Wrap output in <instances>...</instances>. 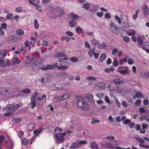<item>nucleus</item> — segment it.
Wrapping results in <instances>:
<instances>
[{
  "instance_id": "nucleus-1",
  "label": "nucleus",
  "mask_w": 149,
  "mask_h": 149,
  "mask_svg": "<svg viewBox=\"0 0 149 149\" xmlns=\"http://www.w3.org/2000/svg\"><path fill=\"white\" fill-rule=\"evenodd\" d=\"M72 131H66L64 133L56 134L54 135V138L55 139V142L57 143H62L64 140V136L66 134H68L72 132Z\"/></svg>"
},
{
  "instance_id": "nucleus-2",
  "label": "nucleus",
  "mask_w": 149,
  "mask_h": 149,
  "mask_svg": "<svg viewBox=\"0 0 149 149\" xmlns=\"http://www.w3.org/2000/svg\"><path fill=\"white\" fill-rule=\"evenodd\" d=\"M19 105L18 104H8L5 108V110L9 113H6L4 114L5 116H9L11 115V112L15 111L16 109L19 108Z\"/></svg>"
},
{
  "instance_id": "nucleus-3",
  "label": "nucleus",
  "mask_w": 149,
  "mask_h": 149,
  "mask_svg": "<svg viewBox=\"0 0 149 149\" xmlns=\"http://www.w3.org/2000/svg\"><path fill=\"white\" fill-rule=\"evenodd\" d=\"M117 72L123 75L129 74L130 71L127 66H120L117 68Z\"/></svg>"
},
{
  "instance_id": "nucleus-4",
  "label": "nucleus",
  "mask_w": 149,
  "mask_h": 149,
  "mask_svg": "<svg viewBox=\"0 0 149 149\" xmlns=\"http://www.w3.org/2000/svg\"><path fill=\"white\" fill-rule=\"evenodd\" d=\"M110 31L114 34L117 35L120 33V31L118 29L116 25L113 22H111L109 26Z\"/></svg>"
},
{
  "instance_id": "nucleus-5",
  "label": "nucleus",
  "mask_w": 149,
  "mask_h": 149,
  "mask_svg": "<svg viewBox=\"0 0 149 149\" xmlns=\"http://www.w3.org/2000/svg\"><path fill=\"white\" fill-rule=\"evenodd\" d=\"M77 102V107L83 109L84 105V98L83 97L78 95L75 97Z\"/></svg>"
},
{
  "instance_id": "nucleus-6",
  "label": "nucleus",
  "mask_w": 149,
  "mask_h": 149,
  "mask_svg": "<svg viewBox=\"0 0 149 149\" xmlns=\"http://www.w3.org/2000/svg\"><path fill=\"white\" fill-rule=\"evenodd\" d=\"M29 42L28 41H25L24 43L25 46L22 47L20 49L21 51L23 54H24L27 53L28 49H29V51L31 50V48L29 45Z\"/></svg>"
},
{
  "instance_id": "nucleus-7",
  "label": "nucleus",
  "mask_w": 149,
  "mask_h": 149,
  "mask_svg": "<svg viewBox=\"0 0 149 149\" xmlns=\"http://www.w3.org/2000/svg\"><path fill=\"white\" fill-rule=\"evenodd\" d=\"M68 84H65L62 85L61 84H56L54 86L55 88V90L56 91H58L62 89L66 90L68 88Z\"/></svg>"
},
{
  "instance_id": "nucleus-8",
  "label": "nucleus",
  "mask_w": 149,
  "mask_h": 149,
  "mask_svg": "<svg viewBox=\"0 0 149 149\" xmlns=\"http://www.w3.org/2000/svg\"><path fill=\"white\" fill-rule=\"evenodd\" d=\"M83 144H84V140L81 141L80 142L77 141L72 144V145L70 147V149H74Z\"/></svg>"
},
{
  "instance_id": "nucleus-9",
  "label": "nucleus",
  "mask_w": 149,
  "mask_h": 149,
  "mask_svg": "<svg viewBox=\"0 0 149 149\" xmlns=\"http://www.w3.org/2000/svg\"><path fill=\"white\" fill-rule=\"evenodd\" d=\"M56 12L59 13L60 15H57L56 16H55L54 18H56L58 17H60L62 15H63L65 14V12L64 10L61 9L60 7H57L55 10Z\"/></svg>"
},
{
  "instance_id": "nucleus-10",
  "label": "nucleus",
  "mask_w": 149,
  "mask_h": 149,
  "mask_svg": "<svg viewBox=\"0 0 149 149\" xmlns=\"http://www.w3.org/2000/svg\"><path fill=\"white\" fill-rule=\"evenodd\" d=\"M101 146L104 148L113 149L115 147L114 144L109 143L106 142L104 144H101Z\"/></svg>"
},
{
  "instance_id": "nucleus-11",
  "label": "nucleus",
  "mask_w": 149,
  "mask_h": 149,
  "mask_svg": "<svg viewBox=\"0 0 149 149\" xmlns=\"http://www.w3.org/2000/svg\"><path fill=\"white\" fill-rule=\"evenodd\" d=\"M86 99L89 101L91 102V103L94 102V100L93 99V95L90 93H88L86 94L85 96Z\"/></svg>"
},
{
  "instance_id": "nucleus-12",
  "label": "nucleus",
  "mask_w": 149,
  "mask_h": 149,
  "mask_svg": "<svg viewBox=\"0 0 149 149\" xmlns=\"http://www.w3.org/2000/svg\"><path fill=\"white\" fill-rule=\"evenodd\" d=\"M17 39L13 36H10L8 38V42L10 43H13L16 42Z\"/></svg>"
},
{
  "instance_id": "nucleus-13",
  "label": "nucleus",
  "mask_w": 149,
  "mask_h": 149,
  "mask_svg": "<svg viewBox=\"0 0 149 149\" xmlns=\"http://www.w3.org/2000/svg\"><path fill=\"white\" fill-rule=\"evenodd\" d=\"M113 82L115 84L117 85L123 84L125 83V81L123 80L118 78L113 79Z\"/></svg>"
},
{
  "instance_id": "nucleus-14",
  "label": "nucleus",
  "mask_w": 149,
  "mask_h": 149,
  "mask_svg": "<svg viewBox=\"0 0 149 149\" xmlns=\"http://www.w3.org/2000/svg\"><path fill=\"white\" fill-rule=\"evenodd\" d=\"M143 9L145 15H148L149 13V8L148 6L146 4H144L143 6Z\"/></svg>"
},
{
  "instance_id": "nucleus-15",
  "label": "nucleus",
  "mask_w": 149,
  "mask_h": 149,
  "mask_svg": "<svg viewBox=\"0 0 149 149\" xmlns=\"http://www.w3.org/2000/svg\"><path fill=\"white\" fill-rule=\"evenodd\" d=\"M90 41L91 44L93 45L96 46L98 45L99 44V41L95 38H93L92 39H90Z\"/></svg>"
},
{
  "instance_id": "nucleus-16",
  "label": "nucleus",
  "mask_w": 149,
  "mask_h": 149,
  "mask_svg": "<svg viewBox=\"0 0 149 149\" xmlns=\"http://www.w3.org/2000/svg\"><path fill=\"white\" fill-rule=\"evenodd\" d=\"M57 63H55L54 65V68L57 67L58 69L60 70H63L65 69H68V67L67 66L64 65H57Z\"/></svg>"
},
{
  "instance_id": "nucleus-17",
  "label": "nucleus",
  "mask_w": 149,
  "mask_h": 149,
  "mask_svg": "<svg viewBox=\"0 0 149 149\" xmlns=\"http://www.w3.org/2000/svg\"><path fill=\"white\" fill-rule=\"evenodd\" d=\"M143 97V95L140 92H138L136 93L135 95H134L133 96V99H136V97L140 98Z\"/></svg>"
},
{
  "instance_id": "nucleus-18",
  "label": "nucleus",
  "mask_w": 149,
  "mask_h": 149,
  "mask_svg": "<svg viewBox=\"0 0 149 149\" xmlns=\"http://www.w3.org/2000/svg\"><path fill=\"white\" fill-rule=\"evenodd\" d=\"M69 15L70 16V18L72 19V20L75 21L78 18V16L72 12Z\"/></svg>"
},
{
  "instance_id": "nucleus-19",
  "label": "nucleus",
  "mask_w": 149,
  "mask_h": 149,
  "mask_svg": "<svg viewBox=\"0 0 149 149\" xmlns=\"http://www.w3.org/2000/svg\"><path fill=\"white\" fill-rule=\"evenodd\" d=\"M54 68V65H46L45 67H42L41 69L42 70H51L53 69Z\"/></svg>"
},
{
  "instance_id": "nucleus-20",
  "label": "nucleus",
  "mask_w": 149,
  "mask_h": 149,
  "mask_svg": "<svg viewBox=\"0 0 149 149\" xmlns=\"http://www.w3.org/2000/svg\"><path fill=\"white\" fill-rule=\"evenodd\" d=\"M107 44L106 43L103 42L99 45L97 48L100 49H103L107 47Z\"/></svg>"
},
{
  "instance_id": "nucleus-21",
  "label": "nucleus",
  "mask_w": 149,
  "mask_h": 149,
  "mask_svg": "<svg viewBox=\"0 0 149 149\" xmlns=\"http://www.w3.org/2000/svg\"><path fill=\"white\" fill-rule=\"evenodd\" d=\"M106 55L105 53L102 54L100 56L99 61L100 62H102L106 58Z\"/></svg>"
},
{
  "instance_id": "nucleus-22",
  "label": "nucleus",
  "mask_w": 149,
  "mask_h": 149,
  "mask_svg": "<svg viewBox=\"0 0 149 149\" xmlns=\"http://www.w3.org/2000/svg\"><path fill=\"white\" fill-rule=\"evenodd\" d=\"M77 23L75 20H71L69 23V25L70 28H73L76 26Z\"/></svg>"
},
{
  "instance_id": "nucleus-23",
  "label": "nucleus",
  "mask_w": 149,
  "mask_h": 149,
  "mask_svg": "<svg viewBox=\"0 0 149 149\" xmlns=\"http://www.w3.org/2000/svg\"><path fill=\"white\" fill-rule=\"evenodd\" d=\"M7 50L4 49L2 50L0 52V55L3 57H5L6 55Z\"/></svg>"
},
{
  "instance_id": "nucleus-24",
  "label": "nucleus",
  "mask_w": 149,
  "mask_h": 149,
  "mask_svg": "<svg viewBox=\"0 0 149 149\" xmlns=\"http://www.w3.org/2000/svg\"><path fill=\"white\" fill-rule=\"evenodd\" d=\"M91 146L92 149H97L98 146L95 142H94L91 144Z\"/></svg>"
},
{
  "instance_id": "nucleus-25",
  "label": "nucleus",
  "mask_w": 149,
  "mask_h": 149,
  "mask_svg": "<svg viewBox=\"0 0 149 149\" xmlns=\"http://www.w3.org/2000/svg\"><path fill=\"white\" fill-rule=\"evenodd\" d=\"M42 59H40L35 60L33 63L34 65H37L42 63L43 62Z\"/></svg>"
},
{
  "instance_id": "nucleus-26",
  "label": "nucleus",
  "mask_w": 149,
  "mask_h": 149,
  "mask_svg": "<svg viewBox=\"0 0 149 149\" xmlns=\"http://www.w3.org/2000/svg\"><path fill=\"white\" fill-rule=\"evenodd\" d=\"M69 94H65L62 95L61 97L62 100H64L68 99L70 97Z\"/></svg>"
},
{
  "instance_id": "nucleus-27",
  "label": "nucleus",
  "mask_w": 149,
  "mask_h": 149,
  "mask_svg": "<svg viewBox=\"0 0 149 149\" xmlns=\"http://www.w3.org/2000/svg\"><path fill=\"white\" fill-rule=\"evenodd\" d=\"M21 121V119L20 118H18L12 120L11 123L12 124L15 125L18 122H19Z\"/></svg>"
},
{
  "instance_id": "nucleus-28",
  "label": "nucleus",
  "mask_w": 149,
  "mask_h": 149,
  "mask_svg": "<svg viewBox=\"0 0 149 149\" xmlns=\"http://www.w3.org/2000/svg\"><path fill=\"white\" fill-rule=\"evenodd\" d=\"M62 100L61 97L60 96H57L55 97L53 100V102H60Z\"/></svg>"
},
{
  "instance_id": "nucleus-29",
  "label": "nucleus",
  "mask_w": 149,
  "mask_h": 149,
  "mask_svg": "<svg viewBox=\"0 0 149 149\" xmlns=\"http://www.w3.org/2000/svg\"><path fill=\"white\" fill-rule=\"evenodd\" d=\"M36 100L31 99L30 104H31V108L33 109L36 106V102L35 101Z\"/></svg>"
},
{
  "instance_id": "nucleus-30",
  "label": "nucleus",
  "mask_w": 149,
  "mask_h": 149,
  "mask_svg": "<svg viewBox=\"0 0 149 149\" xmlns=\"http://www.w3.org/2000/svg\"><path fill=\"white\" fill-rule=\"evenodd\" d=\"M21 143L23 144L24 145L26 146L28 144V140L25 138L22 139Z\"/></svg>"
},
{
  "instance_id": "nucleus-31",
  "label": "nucleus",
  "mask_w": 149,
  "mask_h": 149,
  "mask_svg": "<svg viewBox=\"0 0 149 149\" xmlns=\"http://www.w3.org/2000/svg\"><path fill=\"white\" fill-rule=\"evenodd\" d=\"M56 56L57 57H62L66 56L64 53L59 52L56 54Z\"/></svg>"
},
{
  "instance_id": "nucleus-32",
  "label": "nucleus",
  "mask_w": 149,
  "mask_h": 149,
  "mask_svg": "<svg viewBox=\"0 0 149 149\" xmlns=\"http://www.w3.org/2000/svg\"><path fill=\"white\" fill-rule=\"evenodd\" d=\"M141 47H144L145 49H149V42L147 41L144 42Z\"/></svg>"
},
{
  "instance_id": "nucleus-33",
  "label": "nucleus",
  "mask_w": 149,
  "mask_h": 149,
  "mask_svg": "<svg viewBox=\"0 0 149 149\" xmlns=\"http://www.w3.org/2000/svg\"><path fill=\"white\" fill-rule=\"evenodd\" d=\"M138 44L139 45V47L141 48V47L142 46L141 45L143 44V41L141 38H138Z\"/></svg>"
},
{
  "instance_id": "nucleus-34",
  "label": "nucleus",
  "mask_w": 149,
  "mask_h": 149,
  "mask_svg": "<svg viewBox=\"0 0 149 149\" xmlns=\"http://www.w3.org/2000/svg\"><path fill=\"white\" fill-rule=\"evenodd\" d=\"M34 27L36 29H37L39 28V24L38 23V21L37 19H36L34 21Z\"/></svg>"
},
{
  "instance_id": "nucleus-35",
  "label": "nucleus",
  "mask_w": 149,
  "mask_h": 149,
  "mask_svg": "<svg viewBox=\"0 0 149 149\" xmlns=\"http://www.w3.org/2000/svg\"><path fill=\"white\" fill-rule=\"evenodd\" d=\"M76 31L79 34H82L83 32V30L79 27L76 28Z\"/></svg>"
},
{
  "instance_id": "nucleus-36",
  "label": "nucleus",
  "mask_w": 149,
  "mask_h": 149,
  "mask_svg": "<svg viewBox=\"0 0 149 149\" xmlns=\"http://www.w3.org/2000/svg\"><path fill=\"white\" fill-rule=\"evenodd\" d=\"M114 70V68H106L104 70V71L106 72L109 73L113 71Z\"/></svg>"
},
{
  "instance_id": "nucleus-37",
  "label": "nucleus",
  "mask_w": 149,
  "mask_h": 149,
  "mask_svg": "<svg viewBox=\"0 0 149 149\" xmlns=\"http://www.w3.org/2000/svg\"><path fill=\"white\" fill-rule=\"evenodd\" d=\"M16 33L19 35H23L24 34V32L23 30L19 29L16 30Z\"/></svg>"
},
{
  "instance_id": "nucleus-38",
  "label": "nucleus",
  "mask_w": 149,
  "mask_h": 149,
  "mask_svg": "<svg viewBox=\"0 0 149 149\" xmlns=\"http://www.w3.org/2000/svg\"><path fill=\"white\" fill-rule=\"evenodd\" d=\"M89 81H96V79L94 77H88L86 78Z\"/></svg>"
},
{
  "instance_id": "nucleus-39",
  "label": "nucleus",
  "mask_w": 149,
  "mask_h": 149,
  "mask_svg": "<svg viewBox=\"0 0 149 149\" xmlns=\"http://www.w3.org/2000/svg\"><path fill=\"white\" fill-rule=\"evenodd\" d=\"M84 45L85 47L87 48L88 49H91L90 43L87 41H85L84 42Z\"/></svg>"
},
{
  "instance_id": "nucleus-40",
  "label": "nucleus",
  "mask_w": 149,
  "mask_h": 149,
  "mask_svg": "<svg viewBox=\"0 0 149 149\" xmlns=\"http://www.w3.org/2000/svg\"><path fill=\"white\" fill-rule=\"evenodd\" d=\"M119 64V63L118 62V61L116 58H115L114 59L113 61V65L114 67H116Z\"/></svg>"
},
{
  "instance_id": "nucleus-41",
  "label": "nucleus",
  "mask_w": 149,
  "mask_h": 149,
  "mask_svg": "<svg viewBox=\"0 0 149 149\" xmlns=\"http://www.w3.org/2000/svg\"><path fill=\"white\" fill-rule=\"evenodd\" d=\"M20 61L18 58H16L14 60L13 62V65L18 64L20 62Z\"/></svg>"
},
{
  "instance_id": "nucleus-42",
  "label": "nucleus",
  "mask_w": 149,
  "mask_h": 149,
  "mask_svg": "<svg viewBox=\"0 0 149 149\" xmlns=\"http://www.w3.org/2000/svg\"><path fill=\"white\" fill-rule=\"evenodd\" d=\"M38 95V92L36 91L35 92V93L33 94V95L31 97V99L32 100L33 99L36 100V98L37 97Z\"/></svg>"
},
{
  "instance_id": "nucleus-43",
  "label": "nucleus",
  "mask_w": 149,
  "mask_h": 149,
  "mask_svg": "<svg viewBox=\"0 0 149 149\" xmlns=\"http://www.w3.org/2000/svg\"><path fill=\"white\" fill-rule=\"evenodd\" d=\"M94 50H90L88 52V55L90 58H92L93 56V55H94Z\"/></svg>"
},
{
  "instance_id": "nucleus-44",
  "label": "nucleus",
  "mask_w": 149,
  "mask_h": 149,
  "mask_svg": "<svg viewBox=\"0 0 149 149\" xmlns=\"http://www.w3.org/2000/svg\"><path fill=\"white\" fill-rule=\"evenodd\" d=\"M106 84L105 83L101 82L98 84V86L101 88H102Z\"/></svg>"
},
{
  "instance_id": "nucleus-45",
  "label": "nucleus",
  "mask_w": 149,
  "mask_h": 149,
  "mask_svg": "<svg viewBox=\"0 0 149 149\" xmlns=\"http://www.w3.org/2000/svg\"><path fill=\"white\" fill-rule=\"evenodd\" d=\"M100 121L99 120L97 119H95V118H93L92 119L91 123L92 124H94L96 123H98Z\"/></svg>"
},
{
  "instance_id": "nucleus-46",
  "label": "nucleus",
  "mask_w": 149,
  "mask_h": 149,
  "mask_svg": "<svg viewBox=\"0 0 149 149\" xmlns=\"http://www.w3.org/2000/svg\"><path fill=\"white\" fill-rule=\"evenodd\" d=\"M104 101L106 103H108L109 104H111V102H110L109 98L107 96H106L104 97Z\"/></svg>"
},
{
  "instance_id": "nucleus-47",
  "label": "nucleus",
  "mask_w": 149,
  "mask_h": 149,
  "mask_svg": "<svg viewBox=\"0 0 149 149\" xmlns=\"http://www.w3.org/2000/svg\"><path fill=\"white\" fill-rule=\"evenodd\" d=\"M65 34L69 36H73V33L70 31H67L65 32Z\"/></svg>"
},
{
  "instance_id": "nucleus-48",
  "label": "nucleus",
  "mask_w": 149,
  "mask_h": 149,
  "mask_svg": "<svg viewBox=\"0 0 149 149\" xmlns=\"http://www.w3.org/2000/svg\"><path fill=\"white\" fill-rule=\"evenodd\" d=\"M123 40L124 41L128 42L130 41V38L129 37L124 36L123 37Z\"/></svg>"
},
{
  "instance_id": "nucleus-49",
  "label": "nucleus",
  "mask_w": 149,
  "mask_h": 149,
  "mask_svg": "<svg viewBox=\"0 0 149 149\" xmlns=\"http://www.w3.org/2000/svg\"><path fill=\"white\" fill-rule=\"evenodd\" d=\"M139 146L142 148L148 149L149 148V146L143 144V143H140L139 145Z\"/></svg>"
},
{
  "instance_id": "nucleus-50",
  "label": "nucleus",
  "mask_w": 149,
  "mask_h": 149,
  "mask_svg": "<svg viewBox=\"0 0 149 149\" xmlns=\"http://www.w3.org/2000/svg\"><path fill=\"white\" fill-rule=\"evenodd\" d=\"M127 34L129 36H133L135 34V31L132 30L131 32H127Z\"/></svg>"
},
{
  "instance_id": "nucleus-51",
  "label": "nucleus",
  "mask_w": 149,
  "mask_h": 149,
  "mask_svg": "<svg viewBox=\"0 0 149 149\" xmlns=\"http://www.w3.org/2000/svg\"><path fill=\"white\" fill-rule=\"evenodd\" d=\"M141 100L140 99H138L136 101L135 103V105L136 106H139L141 105Z\"/></svg>"
},
{
  "instance_id": "nucleus-52",
  "label": "nucleus",
  "mask_w": 149,
  "mask_h": 149,
  "mask_svg": "<svg viewBox=\"0 0 149 149\" xmlns=\"http://www.w3.org/2000/svg\"><path fill=\"white\" fill-rule=\"evenodd\" d=\"M134 60L132 58H129L128 60V63L129 65L133 64L134 63Z\"/></svg>"
},
{
  "instance_id": "nucleus-53",
  "label": "nucleus",
  "mask_w": 149,
  "mask_h": 149,
  "mask_svg": "<svg viewBox=\"0 0 149 149\" xmlns=\"http://www.w3.org/2000/svg\"><path fill=\"white\" fill-rule=\"evenodd\" d=\"M34 6L36 7V8L40 12H41L42 10L40 9L41 6H40L38 5L37 4H34Z\"/></svg>"
},
{
  "instance_id": "nucleus-54",
  "label": "nucleus",
  "mask_w": 149,
  "mask_h": 149,
  "mask_svg": "<svg viewBox=\"0 0 149 149\" xmlns=\"http://www.w3.org/2000/svg\"><path fill=\"white\" fill-rule=\"evenodd\" d=\"M17 134L18 136L21 139L22 136L23 135L24 133L22 131H18Z\"/></svg>"
},
{
  "instance_id": "nucleus-55",
  "label": "nucleus",
  "mask_w": 149,
  "mask_h": 149,
  "mask_svg": "<svg viewBox=\"0 0 149 149\" xmlns=\"http://www.w3.org/2000/svg\"><path fill=\"white\" fill-rule=\"evenodd\" d=\"M13 16V15L11 13H8L7 15L6 19H9L11 18Z\"/></svg>"
},
{
  "instance_id": "nucleus-56",
  "label": "nucleus",
  "mask_w": 149,
  "mask_h": 149,
  "mask_svg": "<svg viewBox=\"0 0 149 149\" xmlns=\"http://www.w3.org/2000/svg\"><path fill=\"white\" fill-rule=\"evenodd\" d=\"M22 91L24 93H30L31 92V91L29 89H25Z\"/></svg>"
},
{
  "instance_id": "nucleus-57",
  "label": "nucleus",
  "mask_w": 149,
  "mask_h": 149,
  "mask_svg": "<svg viewBox=\"0 0 149 149\" xmlns=\"http://www.w3.org/2000/svg\"><path fill=\"white\" fill-rule=\"evenodd\" d=\"M64 58H59V61L60 63V64H62L61 63V62H64L65 61L67 60V58L66 57H64Z\"/></svg>"
},
{
  "instance_id": "nucleus-58",
  "label": "nucleus",
  "mask_w": 149,
  "mask_h": 149,
  "mask_svg": "<svg viewBox=\"0 0 149 149\" xmlns=\"http://www.w3.org/2000/svg\"><path fill=\"white\" fill-rule=\"evenodd\" d=\"M103 13L102 12H97L96 13L97 16L99 17H102L103 15Z\"/></svg>"
},
{
  "instance_id": "nucleus-59",
  "label": "nucleus",
  "mask_w": 149,
  "mask_h": 149,
  "mask_svg": "<svg viewBox=\"0 0 149 149\" xmlns=\"http://www.w3.org/2000/svg\"><path fill=\"white\" fill-rule=\"evenodd\" d=\"M15 11L18 13H21L23 11L22 8L21 7L16 8L15 9Z\"/></svg>"
},
{
  "instance_id": "nucleus-60",
  "label": "nucleus",
  "mask_w": 149,
  "mask_h": 149,
  "mask_svg": "<svg viewBox=\"0 0 149 149\" xmlns=\"http://www.w3.org/2000/svg\"><path fill=\"white\" fill-rule=\"evenodd\" d=\"M4 139V137L3 136H0V148H1V145Z\"/></svg>"
},
{
  "instance_id": "nucleus-61",
  "label": "nucleus",
  "mask_w": 149,
  "mask_h": 149,
  "mask_svg": "<svg viewBox=\"0 0 149 149\" xmlns=\"http://www.w3.org/2000/svg\"><path fill=\"white\" fill-rule=\"evenodd\" d=\"M115 101L116 103V104L117 106H118V107L120 108L121 107L119 101H118V99H115Z\"/></svg>"
},
{
  "instance_id": "nucleus-62",
  "label": "nucleus",
  "mask_w": 149,
  "mask_h": 149,
  "mask_svg": "<svg viewBox=\"0 0 149 149\" xmlns=\"http://www.w3.org/2000/svg\"><path fill=\"white\" fill-rule=\"evenodd\" d=\"M98 10V8L97 7H95L94 8L91 9L90 10V11L93 13H95Z\"/></svg>"
},
{
  "instance_id": "nucleus-63",
  "label": "nucleus",
  "mask_w": 149,
  "mask_h": 149,
  "mask_svg": "<svg viewBox=\"0 0 149 149\" xmlns=\"http://www.w3.org/2000/svg\"><path fill=\"white\" fill-rule=\"evenodd\" d=\"M96 95L98 97L99 99H101V97L104 96V95L103 93L102 94L100 93H99L98 94H96Z\"/></svg>"
},
{
  "instance_id": "nucleus-64",
  "label": "nucleus",
  "mask_w": 149,
  "mask_h": 149,
  "mask_svg": "<svg viewBox=\"0 0 149 149\" xmlns=\"http://www.w3.org/2000/svg\"><path fill=\"white\" fill-rule=\"evenodd\" d=\"M2 29H6L7 27V24L6 23H2L1 24Z\"/></svg>"
}]
</instances>
